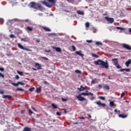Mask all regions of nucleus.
I'll use <instances>...</instances> for the list:
<instances>
[{"label":"nucleus","mask_w":131,"mask_h":131,"mask_svg":"<svg viewBox=\"0 0 131 131\" xmlns=\"http://www.w3.org/2000/svg\"><path fill=\"white\" fill-rule=\"evenodd\" d=\"M94 63L95 65L98 66H101V67L102 68H105L106 69H108L109 68V65L107 62V60H105V62L100 60V59H98L97 60H95L94 61Z\"/></svg>","instance_id":"f03ea898"},{"label":"nucleus","mask_w":131,"mask_h":131,"mask_svg":"<svg viewBox=\"0 0 131 131\" xmlns=\"http://www.w3.org/2000/svg\"><path fill=\"white\" fill-rule=\"evenodd\" d=\"M124 71H126L127 72H130V69H124Z\"/></svg>","instance_id":"8fccbe9b"},{"label":"nucleus","mask_w":131,"mask_h":131,"mask_svg":"<svg viewBox=\"0 0 131 131\" xmlns=\"http://www.w3.org/2000/svg\"><path fill=\"white\" fill-rule=\"evenodd\" d=\"M17 46L21 50H25V51H28L31 52H32V50L31 49L24 48V47H23V46H22V45H21V43H17Z\"/></svg>","instance_id":"7ed1b4c3"},{"label":"nucleus","mask_w":131,"mask_h":131,"mask_svg":"<svg viewBox=\"0 0 131 131\" xmlns=\"http://www.w3.org/2000/svg\"><path fill=\"white\" fill-rule=\"evenodd\" d=\"M129 33H131V28H129Z\"/></svg>","instance_id":"774afa93"},{"label":"nucleus","mask_w":131,"mask_h":131,"mask_svg":"<svg viewBox=\"0 0 131 131\" xmlns=\"http://www.w3.org/2000/svg\"><path fill=\"white\" fill-rule=\"evenodd\" d=\"M20 40H21V41H24V42H28V40H27L26 39H25V38H21Z\"/></svg>","instance_id":"f704fd0d"},{"label":"nucleus","mask_w":131,"mask_h":131,"mask_svg":"<svg viewBox=\"0 0 131 131\" xmlns=\"http://www.w3.org/2000/svg\"><path fill=\"white\" fill-rule=\"evenodd\" d=\"M25 113V111H24V110H21V114H24Z\"/></svg>","instance_id":"13d9d810"},{"label":"nucleus","mask_w":131,"mask_h":131,"mask_svg":"<svg viewBox=\"0 0 131 131\" xmlns=\"http://www.w3.org/2000/svg\"><path fill=\"white\" fill-rule=\"evenodd\" d=\"M41 86H40L39 88H37L36 89V92L38 94L40 93L41 91Z\"/></svg>","instance_id":"f3484780"},{"label":"nucleus","mask_w":131,"mask_h":131,"mask_svg":"<svg viewBox=\"0 0 131 131\" xmlns=\"http://www.w3.org/2000/svg\"><path fill=\"white\" fill-rule=\"evenodd\" d=\"M42 6L40 5V4H37V9L41 10V9H42Z\"/></svg>","instance_id":"5701e85b"},{"label":"nucleus","mask_w":131,"mask_h":131,"mask_svg":"<svg viewBox=\"0 0 131 131\" xmlns=\"http://www.w3.org/2000/svg\"><path fill=\"white\" fill-rule=\"evenodd\" d=\"M72 48L73 51H75L76 50V48H75V47L74 46H72Z\"/></svg>","instance_id":"c03bdc74"},{"label":"nucleus","mask_w":131,"mask_h":131,"mask_svg":"<svg viewBox=\"0 0 131 131\" xmlns=\"http://www.w3.org/2000/svg\"><path fill=\"white\" fill-rule=\"evenodd\" d=\"M51 106L53 107L54 109H57V105H56L55 104L52 103Z\"/></svg>","instance_id":"473e14b6"},{"label":"nucleus","mask_w":131,"mask_h":131,"mask_svg":"<svg viewBox=\"0 0 131 131\" xmlns=\"http://www.w3.org/2000/svg\"><path fill=\"white\" fill-rule=\"evenodd\" d=\"M75 73L78 74H81V71L80 70H76L75 71Z\"/></svg>","instance_id":"c756f323"},{"label":"nucleus","mask_w":131,"mask_h":131,"mask_svg":"<svg viewBox=\"0 0 131 131\" xmlns=\"http://www.w3.org/2000/svg\"><path fill=\"white\" fill-rule=\"evenodd\" d=\"M38 3H36L35 2H31L30 4V6L31 8L37 10V6Z\"/></svg>","instance_id":"39448f33"},{"label":"nucleus","mask_w":131,"mask_h":131,"mask_svg":"<svg viewBox=\"0 0 131 131\" xmlns=\"http://www.w3.org/2000/svg\"><path fill=\"white\" fill-rule=\"evenodd\" d=\"M42 28L43 29H44V30L45 31H46V32H51V30L49 28H48V27H42Z\"/></svg>","instance_id":"dca6fc26"},{"label":"nucleus","mask_w":131,"mask_h":131,"mask_svg":"<svg viewBox=\"0 0 131 131\" xmlns=\"http://www.w3.org/2000/svg\"><path fill=\"white\" fill-rule=\"evenodd\" d=\"M125 95V93L124 92H122L121 95V98H123Z\"/></svg>","instance_id":"a18cd8bd"},{"label":"nucleus","mask_w":131,"mask_h":131,"mask_svg":"<svg viewBox=\"0 0 131 131\" xmlns=\"http://www.w3.org/2000/svg\"><path fill=\"white\" fill-rule=\"evenodd\" d=\"M11 84L15 86H18L19 85V82H17V83H15V82H12Z\"/></svg>","instance_id":"a878e982"},{"label":"nucleus","mask_w":131,"mask_h":131,"mask_svg":"<svg viewBox=\"0 0 131 131\" xmlns=\"http://www.w3.org/2000/svg\"><path fill=\"white\" fill-rule=\"evenodd\" d=\"M78 118L80 119H85V118L83 117H79Z\"/></svg>","instance_id":"864d4df0"},{"label":"nucleus","mask_w":131,"mask_h":131,"mask_svg":"<svg viewBox=\"0 0 131 131\" xmlns=\"http://www.w3.org/2000/svg\"><path fill=\"white\" fill-rule=\"evenodd\" d=\"M18 84H20L21 85H25V83H24L23 82L18 81Z\"/></svg>","instance_id":"4c0bfd02"},{"label":"nucleus","mask_w":131,"mask_h":131,"mask_svg":"<svg viewBox=\"0 0 131 131\" xmlns=\"http://www.w3.org/2000/svg\"><path fill=\"white\" fill-rule=\"evenodd\" d=\"M0 77H2L3 78H5V75L3 74V73H0Z\"/></svg>","instance_id":"a19ab883"},{"label":"nucleus","mask_w":131,"mask_h":131,"mask_svg":"<svg viewBox=\"0 0 131 131\" xmlns=\"http://www.w3.org/2000/svg\"><path fill=\"white\" fill-rule=\"evenodd\" d=\"M92 56H93V57L95 58H98L99 57V56L98 55H97L95 53H92Z\"/></svg>","instance_id":"aec40b11"},{"label":"nucleus","mask_w":131,"mask_h":131,"mask_svg":"<svg viewBox=\"0 0 131 131\" xmlns=\"http://www.w3.org/2000/svg\"><path fill=\"white\" fill-rule=\"evenodd\" d=\"M99 98L100 99L103 100V101H104L105 100V98L103 96H99Z\"/></svg>","instance_id":"c9c22d12"},{"label":"nucleus","mask_w":131,"mask_h":131,"mask_svg":"<svg viewBox=\"0 0 131 131\" xmlns=\"http://www.w3.org/2000/svg\"><path fill=\"white\" fill-rule=\"evenodd\" d=\"M86 42L89 43H92V40H86Z\"/></svg>","instance_id":"de8ad7c7"},{"label":"nucleus","mask_w":131,"mask_h":131,"mask_svg":"<svg viewBox=\"0 0 131 131\" xmlns=\"http://www.w3.org/2000/svg\"><path fill=\"white\" fill-rule=\"evenodd\" d=\"M96 45H97V46H103V44H102V42H99V41H97L96 42Z\"/></svg>","instance_id":"b1692460"},{"label":"nucleus","mask_w":131,"mask_h":131,"mask_svg":"<svg viewBox=\"0 0 131 131\" xmlns=\"http://www.w3.org/2000/svg\"><path fill=\"white\" fill-rule=\"evenodd\" d=\"M19 79H20V77L19 76V75H16L15 76V79H16V80H19Z\"/></svg>","instance_id":"37998d69"},{"label":"nucleus","mask_w":131,"mask_h":131,"mask_svg":"<svg viewBox=\"0 0 131 131\" xmlns=\"http://www.w3.org/2000/svg\"><path fill=\"white\" fill-rule=\"evenodd\" d=\"M27 30L32 32L33 31V29L31 27H27Z\"/></svg>","instance_id":"393cba45"},{"label":"nucleus","mask_w":131,"mask_h":131,"mask_svg":"<svg viewBox=\"0 0 131 131\" xmlns=\"http://www.w3.org/2000/svg\"><path fill=\"white\" fill-rule=\"evenodd\" d=\"M104 18H105V20H106L109 23V24H112L114 23V18L108 17L107 16H105V17H104Z\"/></svg>","instance_id":"20e7f679"},{"label":"nucleus","mask_w":131,"mask_h":131,"mask_svg":"<svg viewBox=\"0 0 131 131\" xmlns=\"http://www.w3.org/2000/svg\"><path fill=\"white\" fill-rule=\"evenodd\" d=\"M98 86H99V88L100 89H102V88L101 84H98Z\"/></svg>","instance_id":"e2e57ef3"},{"label":"nucleus","mask_w":131,"mask_h":131,"mask_svg":"<svg viewBox=\"0 0 131 131\" xmlns=\"http://www.w3.org/2000/svg\"><path fill=\"white\" fill-rule=\"evenodd\" d=\"M85 27H86V28H89V27H90V23L89 22L86 23Z\"/></svg>","instance_id":"ea45409f"},{"label":"nucleus","mask_w":131,"mask_h":131,"mask_svg":"<svg viewBox=\"0 0 131 131\" xmlns=\"http://www.w3.org/2000/svg\"><path fill=\"white\" fill-rule=\"evenodd\" d=\"M112 61L114 62L115 66H117L118 64V60L117 58L113 59Z\"/></svg>","instance_id":"f8f14e48"},{"label":"nucleus","mask_w":131,"mask_h":131,"mask_svg":"<svg viewBox=\"0 0 131 131\" xmlns=\"http://www.w3.org/2000/svg\"><path fill=\"white\" fill-rule=\"evenodd\" d=\"M131 64V59H128L125 62V65L127 67H129V66Z\"/></svg>","instance_id":"ddd939ff"},{"label":"nucleus","mask_w":131,"mask_h":131,"mask_svg":"<svg viewBox=\"0 0 131 131\" xmlns=\"http://www.w3.org/2000/svg\"><path fill=\"white\" fill-rule=\"evenodd\" d=\"M50 52H51L50 50H45V53H50Z\"/></svg>","instance_id":"6e6d98bb"},{"label":"nucleus","mask_w":131,"mask_h":131,"mask_svg":"<svg viewBox=\"0 0 131 131\" xmlns=\"http://www.w3.org/2000/svg\"><path fill=\"white\" fill-rule=\"evenodd\" d=\"M56 115H57V116H61V114H60V113L59 112H57Z\"/></svg>","instance_id":"603ef678"},{"label":"nucleus","mask_w":131,"mask_h":131,"mask_svg":"<svg viewBox=\"0 0 131 131\" xmlns=\"http://www.w3.org/2000/svg\"><path fill=\"white\" fill-rule=\"evenodd\" d=\"M75 54L77 55L81 56V57L84 56V54L81 53V51L75 52Z\"/></svg>","instance_id":"9b49d317"},{"label":"nucleus","mask_w":131,"mask_h":131,"mask_svg":"<svg viewBox=\"0 0 131 131\" xmlns=\"http://www.w3.org/2000/svg\"><path fill=\"white\" fill-rule=\"evenodd\" d=\"M92 83L93 84H95L96 83L95 80H93L92 81Z\"/></svg>","instance_id":"5fc2aeb1"},{"label":"nucleus","mask_w":131,"mask_h":131,"mask_svg":"<svg viewBox=\"0 0 131 131\" xmlns=\"http://www.w3.org/2000/svg\"><path fill=\"white\" fill-rule=\"evenodd\" d=\"M0 94H1V95H3V94H5V92H4V91H0Z\"/></svg>","instance_id":"4d7b16f0"},{"label":"nucleus","mask_w":131,"mask_h":131,"mask_svg":"<svg viewBox=\"0 0 131 131\" xmlns=\"http://www.w3.org/2000/svg\"><path fill=\"white\" fill-rule=\"evenodd\" d=\"M48 2L52 4H56V0H48Z\"/></svg>","instance_id":"a211bd4d"},{"label":"nucleus","mask_w":131,"mask_h":131,"mask_svg":"<svg viewBox=\"0 0 131 131\" xmlns=\"http://www.w3.org/2000/svg\"><path fill=\"white\" fill-rule=\"evenodd\" d=\"M122 47L124 49H126L127 50L131 51V47L129 45H127V44L123 43L122 44Z\"/></svg>","instance_id":"423d86ee"},{"label":"nucleus","mask_w":131,"mask_h":131,"mask_svg":"<svg viewBox=\"0 0 131 131\" xmlns=\"http://www.w3.org/2000/svg\"><path fill=\"white\" fill-rule=\"evenodd\" d=\"M23 131H31V128L29 127L26 126L24 128Z\"/></svg>","instance_id":"2eb2a0df"},{"label":"nucleus","mask_w":131,"mask_h":131,"mask_svg":"<svg viewBox=\"0 0 131 131\" xmlns=\"http://www.w3.org/2000/svg\"><path fill=\"white\" fill-rule=\"evenodd\" d=\"M17 73L20 75V76H23L24 73L23 72L17 71Z\"/></svg>","instance_id":"2f4dec72"},{"label":"nucleus","mask_w":131,"mask_h":131,"mask_svg":"<svg viewBox=\"0 0 131 131\" xmlns=\"http://www.w3.org/2000/svg\"><path fill=\"white\" fill-rule=\"evenodd\" d=\"M4 22H5V20H4V18H0V23L3 24H4Z\"/></svg>","instance_id":"72a5a7b5"},{"label":"nucleus","mask_w":131,"mask_h":131,"mask_svg":"<svg viewBox=\"0 0 131 131\" xmlns=\"http://www.w3.org/2000/svg\"><path fill=\"white\" fill-rule=\"evenodd\" d=\"M116 29L120 30H122V31H124L125 30V29L123 28L120 27H116Z\"/></svg>","instance_id":"c85d7f7f"},{"label":"nucleus","mask_w":131,"mask_h":131,"mask_svg":"<svg viewBox=\"0 0 131 131\" xmlns=\"http://www.w3.org/2000/svg\"><path fill=\"white\" fill-rule=\"evenodd\" d=\"M115 105L114 102V101H110V106L111 107H113Z\"/></svg>","instance_id":"cd10ccee"},{"label":"nucleus","mask_w":131,"mask_h":131,"mask_svg":"<svg viewBox=\"0 0 131 131\" xmlns=\"http://www.w3.org/2000/svg\"><path fill=\"white\" fill-rule=\"evenodd\" d=\"M120 72H122L123 71H125V69H122L120 70Z\"/></svg>","instance_id":"052dcab7"},{"label":"nucleus","mask_w":131,"mask_h":131,"mask_svg":"<svg viewBox=\"0 0 131 131\" xmlns=\"http://www.w3.org/2000/svg\"><path fill=\"white\" fill-rule=\"evenodd\" d=\"M55 50L57 52H61V49L60 48H55Z\"/></svg>","instance_id":"bb28decb"},{"label":"nucleus","mask_w":131,"mask_h":131,"mask_svg":"<svg viewBox=\"0 0 131 131\" xmlns=\"http://www.w3.org/2000/svg\"><path fill=\"white\" fill-rule=\"evenodd\" d=\"M103 88L104 90H109L110 89V87L109 85L106 84H103Z\"/></svg>","instance_id":"9d476101"},{"label":"nucleus","mask_w":131,"mask_h":131,"mask_svg":"<svg viewBox=\"0 0 131 131\" xmlns=\"http://www.w3.org/2000/svg\"><path fill=\"white\" fill-rule=\"evenodd\" d=\"M3 99H7L8 98V99H12V96L10 95H3Z\"/></svg>","instance_id":"1a4fd4ad"},{"label":"nucleus","mask_w":131,"mask_h":131,"mask_svg":"<svg viewBox=\"0 0 131 131\" xmlns=\"http://www.w3.org/2000/svg\"><path fill=\"white\" fill-rule=\"evenodd\" d=\"M77 90L79 92H82V91H83L86 90V88L85 87H83V85H81L80 88H78Z\"/></svg>","instance_id":"6e6552de"},{"label":"nucleus","mask_w":131,"mask_h":131,"mask_svg":"<svg viewBox=\"0 0 131 131\" xmlns=\"http://www.w3.org/2000/svg\"><path fill=\"white\" fill-rule=\"evenodd\" d=\"M119 117L122 118H125L127 117V115H124L123 114H119Z\"/></svg>","instance_id":"4be33fe9"},{"label":"nucleus","mask_w":131,"mask_h":131,"mask_svg":"<svg viewBox=\"0 0 131 131\" xmlns=\"http://www.w3.org/2000/svg\"><path fill=\"white\" fill-rule=\"evenodd\" d=\"M61 100H62V101H63V102H66V101H67V99H65V98H61Z\"/></svg>","instance_id":"49530a36"},{"label":"nucleus","mask_w":131,"mask_h":131,"mask_svg":"<svg viewBox=\"0 0 131 131\" xmlns=\"http://www.w3.org/2000/svg\"><path fill=\"white\" fill-rule=\"evenodd\" d=\"M43 4H45L46 7H48L49 8H51L52 7V5H49L47 2H44Z\"/></svg>","instance_id":"412c9836"},{"label":"nucleus","mask_w":131,"mask_h":131,"mask_svg":"<svg viewBox=\"0 0 131 131\" xmlns=\"http://www.w3.org/2000/svg\"><path fill=\"white\" fill-rule=\"evenodd\" d=\"M86 93H81V94H79V95L76 96V98L79 101H83L86 100V99L84 97H83L81 96L82 95L84 96H92L91 100H95L96 97L94 96V94L93 93L89 92L88 90L86 91Z\"/></svg>","instance_id":"f257e3e1"},{"label":"nucleus","mask_w":131,"mask_h":131,"mask_svg":"<svg viewBox=\"0 0 131 131\" xmlns=\"http://www.w3.org/2000/svg\"><path fill=\"white\" fill-rule=\"evenodd\" d=\"M35 66L37 69V70H41V66L38 63L35 62Z\"/></svg>","instance_id":"4468645a"},{"label":"nucleus","mask_w":131,"mask_h":131,"mask_svg":"<svg viewBox=\"0 0 131 131\" xmlns=\"http://www.w3.org/2000/svg\"><path fill=\"white\" fill-rule=\"evenodd\" d=\"M30 92H33L34 90V88H31L29 89Z\"/></svg>","instance_id":"79ce46f5"},{"label":"nucleus","mask_w":131,"mask_h":131,"mask_svg":"<svg viewBox=\"0 0 131 131\" xmlns=\"http://www.w3.org/2000/svg\"><path fill=\"white\" fill-rule=\"evenodd\" d=\"M10 37L11 38H16V36H15L14 34H11Z\"/></svg>","instance_id":"e433bc0d"},{"label":"nucleus","mask_w":131,"mask_h":131,"mask_svg":"<svg viewBox=\"0 0 131 131\" xmlns=\"http://www.w3.org/2000/svg\"><path fill=\"white\" fill-rule=\"evenodd\" d=\"M87 116H88L90 118H92V116L91 115H90V114H87Z\"/></svg>","instance_id":"69168bd1"},{"label":"nucleus","mask_w":131,"mask_h":131,"mask_svg":"<svg viewBox=\"0 0 131 131\" xmlns=\"http://www.w3.org/2000/svg\"><path fill=\"white\" fill-rule=\"evenodd\" d=\"M107 13L103 14V16H107Z\"/></svg>","instance_id":"0e129e2a"},{"label":"nucleus","mask_w":131,"mask_h":131,"mask_svg":"<svg viewBox=\"0 0 131 131\" xmlns=\"http://www.w3.org/2000/svg\"><path fill=\"white\" fill-rule=\"evenodd\" d=\"M95 103L97 104V105H99V106H102V107H105V106H106V104H105V103H101V102H100V101H96L95 102Z\"/></svg>","instance_id":"0eeeda50"},{"label":"nucleus","mask_w":131,"mask_h":131,"mask_svg":"<svg viewBox=\"0 0 131 131\" xmlns=\"http://www.w3.org/2000/svg\"><path fill=\"white\" fill-rule=\"evenodd\" d=\"M6 55L7 57H10V56H12V54H6Z\"/></svg>","instance_id":"680f3d73"},{"label":"nucleus","mask_w":131,"mask_h":131,"mask_svg":"<svg viewBox=\"0 0 131 131\" xmlns=\"http://www.w3.org/2000/svg\"><path fill=\"white\" fill-rule=\"evenodd\" d=\"M36 42L39 43L40 42V39H36Z\"/></svg>","instance_id":"bf43d9fd"},{"label":"nucleus","mask_w":131,"mask_h":131,"mask_svg":"<svg viewBox=\"0 0 131 131\" xmlns=\"http://www.w3.org/2000/svg\"><path fill=\"white\" fill-rule=\"evenodd\" d=\"M29 111L31 114H33V112L31 111V110H29Z\"/></svg>","instance_id":"338daca9"},{"label":"nucleus","mask_w":131,"mask_h":131,"mask_svg":"<svg viewBox=\"0 0 131 131\" xmlns=\"http://www.w3.org/2000/svg\"><path fill=\"white\" fill-rule=\"evenodd\" d=\"M42 59H44L45 60H47V61L48 60V58L47 57H42Z\"/></svg>","instance_id":"3c124183"},{"label":"nucleus","mask_w":131,"mask_h":131,"mask_svg":"<svg viewBox=\"0 0 131 131\" xmlns=\"http://www.w3.org/2000/svg\"><path fill=\"white\" fill-rule=\"evenodd\" d=\"M16 91H21V92H24V89H23L22 88H17Z\"/></svg>","instance_id":"7c9ffc66"},{"label":"nucleus","mask_w":131,"mask_h":131,"mask_svg":"<svg viewBox=\"0 0 131 131\" xmlns=\"http://www.w3.org/2000/svg\"><path fill=\"white\" fill-rule=\"evenodd\" d=\"M0 71H2V72L5 71V69L3 67H0Z\"/></svg>","instance_id":"09e8293b"},{"label":"nucleus","mask_w":131,"mask_h":131,"mask_svg":"<svg viewBox=\"0 0 131 131\" xmlns=\"http://www.w3.org/2000/svg\"><path fill=\"white\" fill-rule=\"evenodd\" d=\"M77 14L81 15H83V14H84V12L83 11H81L80 10H78L77 11Z\"/></svg>","instance_id":"6ab92c4d"},{"label":"nucleus","mask_w":131,"mask_h":131,"mask_svg":"<svg viewBox=\"0 0 131 131\" xmlns=\"http://www.w3.org/2000/svg\"><path fill=\"white\" fill-rule=\"evenodd\" d=\"M116 66V68L117 69H121L122 68V67L121 66H120L119 64H117V66Z\"/></svg>","instance_id":"58836bf2"}]
</instances>
